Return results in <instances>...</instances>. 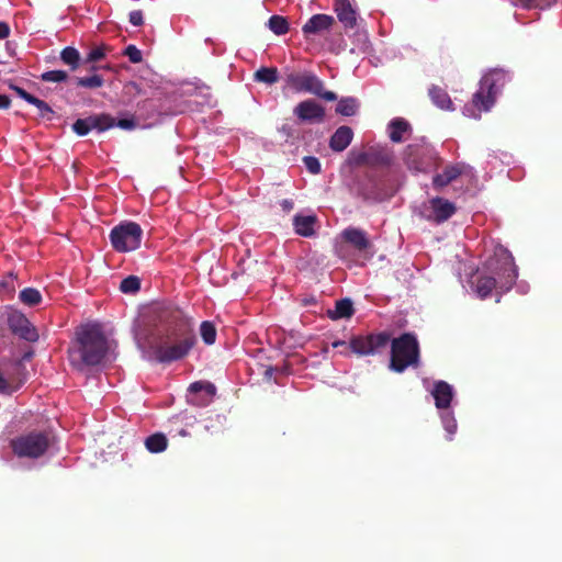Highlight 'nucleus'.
Instances as JSON below:
<instances>
[{
    "mask_svg": "<svg viewBox=\"0 0 562 562\" xmlns=\"http://www.w3.org/2000/svg\"><path fill=\"white\" fill-rule=\"evenodd\" d=\"M268 27L276 35H283L291 31L288 20L281 15H272L268 21Z\"/></svg>",
    "mask_w": 562,
    "mask_h": 562,
    "instance_id": "3",
    "label": "nucleus"
},
{
    "mask_svg": "<svg viewBox=\"0 0 562 562\" xmlns=\"http://www.w3.org/2000/svg\"><path fill=\"white\" fill-rule=\"evenodd\" d=\"M334 10L340 23L346 29H352L358 25V12L355 0H335Z\"/></svg>",
    "mask_w": 562,
    "mask_h": 562,
    "instance_id": "1",
    "label": "nucleus"
},
{
    "mask_svg": "<svg viewBox=\"0 0 562 562\" xmlns=\"http://www.w3.org/2000/svg\"><path fill=\"white\" fill-rule=\"evenodd\" d=\"M11 33V29L8 23L0 22V35H9Z\"/></svg>",
    "mask_w": 562,
    "mask_h": 562,
    "instance_id": "6",
    "label": "nucleus"
},
{
    "mask_svg": "<svg viewBox=\"0 0 562 562\" xmlns=\"http://www.w3.org/2000/svg\"><path fill=\"white\" fill-rule=\"evenodd\" d=\"M335 24V19L328 14H315L303 25L304 33H318L329 31Z\"/></svg>",
    "mask_w": 562,
    "mask_h": 562,
    "instance_id": "2",
    "label": "nucleus"
},
{
    "mask_svg": "<svg viewBox=\"0 0 562 562\" xmlns=\"http://www.w3.org/2000/svg\"><path fill=\"white\" fill-rule=\"evenodd\" d=\"M513 4L524 9H544L549 4H543L542 0H513Z\"/></svg>",
    "mask_w": 562,
    "mask_h": 562,
    "instance_id": "4",
    "label": "nucleus"
},
{
    "mask_svg": "<svg viewBox=\"0 0 562 562\" xmlns=\"http://www.w3.org/2000/svg\"><path fill=\"white\" fill-rule=\"evenodd\" d=\"M130 22L133 25H135V26H138V25L143 24V13H142V11H139V10L132 11L130 13Z\"/></svg>",
    "mask_w": 562,
    "mask_h": 562,
    "instance_id": "5",
    "label": "nucleus"
}]
</instances>
